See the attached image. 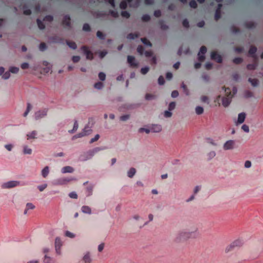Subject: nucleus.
Segmentation results:
<instances>
[{"label":"nucleus","mask_w":263,"mask_h":263,"mask_svg":"<svg viewBox=\"0 0 263 263\" xmlns=\"http://www.w3.org/2000/svg\"><path fill=\"white\" fill-rule=\"evenodd\" d=\"M197 232V228H194L192 231H180L176 235L175 241L177 243H181L187 241L190 238H194L196 237Z\"/></svg>","instance_id":"1"},{"label":"nucleus","mask_w":263,"mask_h":263,"mask_svg":"<svg viewBox=\"0 0 263 263\" xmlns=\"http://www.w3.org/2000/svg\"><path fill=\"white\" fill-rule=\"evenodd\" d=\"M226 93V96L222 98V104L224 107H227L231 102L232 98L233 97L234 94L236 93L237 90L235 88H233V93L231 92V89L229 88L223 87Z\"/></svg>","instance_id":"2"},{"label":"nucleus","mask_w":263,"mask_h":263,"mask_svg":"<svg viewBox=\"0 0 263 263\" xmlns=\"http://www.w3.org/2000/svg\"><path fill=\"white\" fill-rule=\"evenodd\" d=\"M103 149H104V148L97 147L92 149L89 150L81 156V160L86 161L90 159L95 155V154Z\"/></svg>","instance_id":"3"},{"label":"nucleus","mask_w":263,"mask_h":263,"mask_svg":"<svg viewBox=\"0 0 263 263\" xmlns=\"http://www.w3.org/2000/svg\"><path fill=\"white\" fill-rule=\"evenodd\" d=\"M242 241L240 239H237L232 242L230 245L227 247L225 250L226 253H228L233 250L235 248L239 247L242 245Z\"/></svg>","instance_id":"4"},{"label":"nucleus","mask_w":263,"mask_h":263,"mask_svg":"<svg viewBox=\"0 0 263 263\" xmlns=\"http://www.w3.org/2000/svg\"><path fill=\"white\" fill-rule=\"evenodd\" d=\"M72 180H73V179L71 178H60L54 180L53 182V184L55 185H64L67 184Z\"/></svg>","instance_id":"5"},{"label":"nucleus","mask_w":263,"mask_h":263,"mask_svg":"<svg viewBox=\"0 0 263 263\" xmlns=\"http://www.w3.org/2000/svg\"><path fill=\"white\" fill-rule=\"evenodd\" d=\"M91 132L92 130L91 129L87 127H85L82 132L73 136L72 139L81 138L85 136L88 135L90 134H91Z\"/></svg>","instance_id":"6"},{"label":"nucleus","mask_w":263,"mask_h":263,"mask_svg":"<svg viewBox=\"0 0 263 263\" xmlns=\"http://www.w3.org/2000/svg\"><path fill=\"white\" fill-rule=\"evenodd\" d=\"M20 184V182L17 181H10L3 183L2 187L3 189H10L17 186Z\"/></svg>","instance_id":"7"},{"label":"nucleus","mask_w":263,"mask_h":263,"mask_svg":"<svg viewBox=\"0 0 263 263\" xmlns=\"http://www.w3.org/2000/svg\"><path fill=\"white\" fill-rule=\"evenodd\" d=\"M81 50L83 51L84 53L86 56V59L88 60H92L93 58V53L90 51L88 47L86 46H83L81 47Z\"/></svg>","instance_id":"8"},{"label":"nucleus","mask_w":263,"mask_h":263,"mask_svg":"<svg viewBox=\"0 0 263 263\" xmlns=\"http://www.w3.org/2000/svg\"><path fill=\"white\" fill-rule=\"evenodd\" d=\"M127 62L131 67L136 68L138 66V63L136 61L135 58L134 56L128 55Z\"/></svg>","instance_id":"9"},{"label":"nucleus","mask_w":263,"mask_h":263,"mask_svg":"<svg viewBox=\"0 0 263 263\" xmlns=\"http://www.w3.org/2000/svg\"><path fill=\"white\" fill-rule=\"evenodd\" d=\"M235 141L232 140L227 141L223 145V149L224 150L232 149L234 147Z\"/></svg>","instance_id":"10"},{"label":"nucleus","mask_w":263,"mask_h":263,"mask_svg":"<svg viewBox=\"0 0 263 263\" xmlns=\"http://www.w3.org/2000/svg\"><path fill=\"white\" fill-rule=\"evenodd\" d=\"M211 58L212 60H215L219 63H221L222 61L221 56L218 54L216 51H213L211 52Z\"/></svg>","instance_id":"11"},{"label":"nucleus","mask_w":263,"mask_h":263,"mask_svg":"<svg viewBox=\"0 0 263 263\" xmlns=\"http://www.w3.org/2000/svg\"><path fill=\"white\" fill-rule=\"evenodd\" d=\"M176 106V103L174 102H172L168 105L169 111L165 110V118L171 117L172 115V112L170 111L175 109Z\"/></svg>","instance_id":"12"},{"label":"nucleus","mask_w":263,"mask_h":263,"mask_svg":"<svg viewBox=\"0 0 263 263\" xmlns=\"http://www.w3.org/2000/svg\"><path fill=\"white\" fill-rule=\"evenodd\" d=\"M46 115L47 110L46 109L40 110L35 113L34 118L35 120H37L44 117Z\"/></svg>","instance_id":"13"},{"label":"nucleus","mask_w":263,"mask_h":263,"mask_svg":"<svg viewBox=\"0 0 263 263\" xmlns=\"http://www.w3.org/2000/svg\"><path fill=\"white\" fill-rule=\"evenodd\" d=\"M62 246V242L59 238H56L55 240V248L57 254H60V248Z\"/></svg>","instance_id":"14"},{"label":"nucleus","mask_w":263,"mask_h":263,"mask_svg":"<svg viewBox=\"0 0 263 263\" xmlns=\"http://www.w3.org/2000/svg\"><path fill=\"white\" fill-rule=\"evenodd\" d=\"M222 4H219L218 5V7L215 11V20L216 21H218L221 17V9L222 8Z\"/></svg>","instance_id":"15"},{"label":"nucleus","mask_w":263,"mask_h":263,"mask_svg":"<svg viewBox=\"0 0 263 263\" xmlns=\"http://www.w3.org/2000/svg\"><path fill=\"white\" fill-rule=\"evenodd\" d=\"M62 24L63 25H64L66 27H70V25H71L70 17L69 15H66L65 16H64L63 21H62Z\"/></svg>","instance_id":"16"},{"label":"nucleus","mask_w":263,"mask_h":263,"mask_svg":"<svg viewBox=\"0 0 263 263\" xmlns=\"http://www.w3.org/2000/svg\"><path fill=\"white\" fill-rule=\"evenodd\" d=\"M74 171V169L72 167L70 166H66L63 167L61 170V172L63 174L70 173H71Z\"/></svg>","instance_id":"17"},{"label":"nucleus","mask_w":263,"mask_h":263,"mask_svg":"<svg viewBox=\"0 0 263 263\" xmlns=\"http://www.w3.org/2000/svg\"><path fill=\"white\" fill-rule=\"evenodd\" d=\"M246 118V114L244 112H241L238 115L237 123L238 124L242 123L245 120Z\"/></svg>","instance_id":"18"},{"label":"nucleus","mask_w":263,"mask_h":263,"mask_svg":"<svg viewBox=\"0 0 263 263\" xmlns=\"http://www.w3.org/2000/svg\"><path fill=\"white\" fill-rule=\"evenodd\" d=\"M257 51V48L254 46H251L249 50V54L253 58H255V53Z\"/></svg>","instance_id":"19"},{"label":"nucleus","mask_w":263,"mask_h":263,"mask_svg":"<svg viewBox=\"0 0 263 263\" xmlns=\"http://www.w3.org/2000/svg\"><path fill=\"white\" fill-rule=\"evenodd\" d=\"M37 132L36 130H33L27 134V140L31 139H36Z\"/></svg>","instance_id":"20"},{"label":"nucleus","mask_w":263,"mask_h":263,"mask_svg":"<svg viewBox=\"0 0 263 263\" xmlns=\"http://www.w3.org/2000/svg\"><path fill=\"white\" fill-rule=\"evenodd\" d=\"M161 126L158 124L153 125L151 128V131L155 133L159 132L161 130Z\"/></svg>","instance_id":"21"},{"label":"nucleus","mask_w":263,"mask_h":263,"mask_svg":"<svg viewBox=\"0 0 263 263\" xmlns=\"http://www.w3.org/2000/svg\"><path fill=\"white\" fill-rule=\"evenodd\" d=\"M52 42L55 43H61L63 42V40L57 36H54L50 38Z\"/></svg>","instance_id":"22"},{"label":"nucleus","mask_w":263,"mask_h":263,"mask_svg":"<svg viewBox=\"0 0 263 263\" xmlns=\"http://www.w3.org/2000/svg\"><path fill=\"white\" fill-rule=\"evenodd\" d=\"M83 260L84 263H90L91 261V258L90 257L89 253L85 254L83 258Z\"/></svg>","instance_id":"23"},{"label":"nucleus","mask_w":263,"mask_h":263,"mask_svg":"<svg viewBox=\"0 0 263 263\" xmlns=\"http://www.w3.org/2000/svg\"><path fill=\"white\" fill-rule=\"evenodd\" d=\"M32 149L27 145L23 146V153L25 155H31L32 154Z\"/></svg>","instance_id":"24"},{"label":"nucleus","mask_w":263,"mask_h":263,"mask_svg":"<svg viewBox=\"0 0 263 263\" xmlns=\"http://www.w3.org/2000/svg\"><path fill=\"white\" fill-rule=\"evenodd\" d=\"M49 172V168L48 166H45L42 171V175L44 178H46Z\"/></svg>","instance_id":"25"},{"label":"nucleus","mask_w":263,"mask_h":263,"mask_svg":"<svg viewBox=\"0 0 263 263\" xmlns=\"http://www.w3.org/2000/svg\"><path fill=\"white\" fill-rule=\"evenodd\" d=\"M35 208V206L31 203H27L26 204V209L24 211V214H27V211L29 210H33Z\"/></svg>","instance_id":"26"},{"label":"nucleus","mask_w":263,"mask_h":263,"mask_svg":"<svg viewBox=\"0 0 263 263\" xmlns=\"http://www.w3.org/2000/svg\"><path fill=\"white\" fill-rule=\"evenodd\" d=\"M81 210L84 213L90 214L91 213V209L88 206H83L81 208Z\"/></svg>","instance_id":"27"},{"label":"nucleus","mask_w":263,"mask_h":263,"mask_svg":"<svg viewBox=\"0 0 263 263\" xmlns=\"http://www.w3.org/2000/svg\"><path fill=\"white\" fill-rule=\"evenodd\" d=\"M139 34L138 33H130L127 35V38L129 40H134L138 38Z\"/></svg>","instance_id":"28"},{"label":"nucleus","mask_w":263,"mask_h":263,"mask_svg":"<svg viewBox=\"0 0 263 263\" xmlns=\"http://www.w3.org/2000/svg\"><path fill=\"white\" fill-rule=\"evenodd\" d=\"M248 81L251 83L253 86H257L258 84V80L257 79L249 78Z\"/></svg>","instance_id":"29"},{"label":"nucleus","mask_w":263,"mask_h":263,"mask_svg":"<svg viewBox=\"0 0 263 263\" xmlns=\"http://www.w3.org/2000/svg\"><path fill=\"white\" fill-rule=\"evenodd\" d=\"M93 186L89 185L86 187L87 196H89L92 195Z\"/></svg>","instance_id":"30"},{"label":"nucleus","mask_w":263,"mask_h":263,"mask_svg":"<svg viewBox=\"0 0 263 263\" xmlns=\"http://www.w3.org/2000/svg\"><path fill=\"white\" fill-rule=\"evenodd\" d=\"M136 172V169L135 168H130L129 170L127 172V176L129 178H132L135 174Z\"/></svg>","instance_id":"31"},{"label":"nucleus","mask_w":263,"mask_h":263,"mask_svg":"<svg viewBox=\"0 0 263 263\" xmlns=\"http://www.w3.org/2000/svg\"><path fill=\"white\" fill-rule=\"evenodd\" d=\"M204 111L203 108L201 106H198L195 108V112L197 115H200L203 114Z\"/></svg>","instance_id":"32"},{"label":"nucleus","mask_w":263,"mask_h":263,"mask_svg":"<svg viewBox=\"0 0 263 263\" xmlns=\"http://www.w3.org/2000/svg\"><path fill=\"white\" fill-rule=\"evenodd\" d=\"M43 262L44 263H53V261L52 258L45 254L43 259Z\"/></svg>","instance_id":"33"},{"label":"nucleus","mask_w":263,"mask_h":263,"mask_svg":"<svg viewBox=\"0 0 263 263\" xmlns=\"http://www.w3.org/2000/svg\"><path fill=\"white\" fill-rule=\"evenodd\" d=\"M141 41H142V42L146 46H149V47H152V43L150 42V41L147 40L146 38L145 37H143V38H141Z\"/></svg>","instance_id":"34"},{"label":"nucleus","mask_w":263,"mask_h":263,"mask_svg":"<svg viewBox=\"0 0 263 263\" xmlns=\"http://www.w3.org/2000/svg\"><path fill=\"white\" fill-rule=\"evenodd\" d=\"M257 66V63H253V64H249L247 66V68L248 70H254L256 69Z\"/></svg>","instance_id":"35"},{"label":"nucleus","mask_w":263,"mask_h":263,"mask_svg":"<svg viewBox=\"0 0 263 263\" xmlns=\"http://www.w3.org/2000/svg\"><path fill=\"white\" fill-rule=\"evenodd\" d=\"M67 45L73 49H76L77 47V44L74 42L67 41Z\"/></svg>","instance_id":"36"},{"label":"nucleus","mask_w":263,"mask_h":263,"mask_svg":"<svg viewBox=\"0 0 263 263\" xmlns=\"http://www.w3.org/2000/svg\"><path fill=\"white\" fill-rule=\"evenodd\" d=\"M36 22L37 26L40 29H43L45 28V26L42 21L38 18L37 19Z\"/></svg>","instance_id":"37"},{"label":"nucleus","mask_w":263,"mask_h":263,"mask_svg":"<svg viewBox=\"0 0 263 263\" xmlns=\"http://www.w3.org/2000/svg\"><path fill=\"white\" fill-rule=\"evenodd\" d=\"M183 52L185 54H187L189 52V48H187L185 51H183V46L180 47L178 51V54L180 55Z\"/></svg>","instance_id":"38"},{"label":"nucleus","mask_w":263,"mask_h":263,"mask_svg":"<svg viewBox=\"0 0 263 263\" xmlns=\"http://www.w3.org/2000/svg\"><path fill=\"white\" fill-rule=\"evenodd\" d=\"M31 108H32V106H31V104L29 103H28L26 110L24 113V117H26L28 115V113L29 112V111H30Z\"/></svg>","instance_id":"39"},{"label":"nucleus","mask_w":263,"mask_h":263,"mask_svg":"<svg viewBox=\"0 0 263 263\" xmlns=\"http://www.w3.org/2000/svg\"><path fill=\"white\" fill-rule=\"evenodd\" d=\"M141 20L144 22H147L150 21L151 16L148 14H144L142 16Z\"/></svg>","instance_id":"40"},{"label":"nucleus","mask_w":263,"mask_h":263,"mask_svg":"<svg viewBox=\"0 0 263 263\" xmlns=\"http://www.w3.org/2000/svg\"><path fill=\"white\" fill-rule=\"evenodd\" d=\"M78 127H79L78 123L77 121H76L74 123L73 129L71 130H69V132L70 133H74L78 129Z\"/></svg>","instance_id":"41"},{"label":"nucleus","mask_w":263,"mask_h":263,"mask_svg":"<svg viewBox=\"0 0 263 263\" xmlns=\"http://www.w3.org/2000/svg\"><path fill=\"white\" fill-rule=\"evenodd\" d=\"M190 6L194 9H196L197 7V4L195 0H191L189 3Z\"/></svg>","instance_id":"42"},{"label":"nucleus","mask_w":263,"mask_h":263,"mask_svg":"<svg viewBox=\"0 0 263 263\" xmlns=\"http://www.w3.org/2000/svg\"><path fill=\"white\" fill-rule=\"evenodd\" d=\"M137 52H138L139 54H140L141 55H142V54H143L144 49V47H143L142 45H139V46L137 47Z\"/></svg>","instance_id":"43"},{"label":"nucleus","mask_w":263,"mask_h":263,"mask_svg":"<svg viewBox=\"0 0 263 263\" xmlns=\"http://www.w3.org/2000/svg\"><path fill=\"white\" fill-rule=\"evenodd\" d=\"M19 68L16 67H11L9 71L13 73H17L18 72Z\"/></svg>","instance_id":"44"},{"label":"nucleus","mask_w":263,"mask_h":263,"mask_svg":"<svg viewBox=\"0 0 263 263\" xmlns=\"http://www.w3.org/2000/svg\"><path fill=\"white\" fill-rule=\"evenodd\" d=\"M110 14L113 16L114 17L117 18L119 17V13L117 11L115 10H110L109 11Z\"/></svg>","instance_id":"45"},{"label":"nucleus","mask_w":263,"mask_h":263,"mask_svg":"<svg viewBox=\"0 0 263 263\" xmlns=\"http://www.w3.org/2000/svg\"><path fill=\"white\" fill-rule=\"evenodd\" d=\"M103 86V83L101 82H98L95 84L94 87L95 88L98 89H101Z\"/></svg>","instance_id":"46"},{"label":"nucleus","mask_w":263,"mask_h":263,"mask_svg":"<svg viewBox=\"0 0 263 263\" xmlns=\"http://www.w3.org/2000/svg\"><path fill=\"white\" fill-rule=\"evenodd\" d=\"M127 6V4L126 1H123L120 4V7L122 9H125Z\"/></svg>","instance_id":"47"},{"label":"nucleus","mask_w":263,"mask_h":263,"mask_svg":"<svg viewBox=\"0 0 263 263\" xmlns=\"http://www.w3.org/2000/svg\"><path fill=\"white\" fill-rule=\"evenodd\" d=\"M53 17L52 15H47L45 16L44 18V21L51 22L53 21Z\"/></svg>","instance_id":"48"},{"label":"nucleus","mask_w":263,"mask_h":263,"mask_svg":"<svg viewBox=\"0 0 263 263\" xmlns=\"http://www.w3.org/2000/svg\"><path fill=\"white\" fill-rule=\"evenodd\" d=\"M245 26L247 28H249V29H251V28H253L255 27V24L253 22H249V23H247L245 24Z\"/></svg>","instance_id":"49"},{"label":"nucleus","mask_w":263,"mask_h":263,"mask_svg":"<svg viewBox=\"0 0 263 263\" xmlns=\"http://www.w3.org/2000/svg\"><path fill=\"white\" fill-rule=\"evenodd\" d=\"M233 62L236 64H239L242 62V59L241 58H235L233 59Z\"/></svg>","instance_id":"50"},{"label":"nucleus","mask_w":263,"mask_h":263,"mask_svg":"<svg viewBox=\"0 0 263 263\" xmlns=\"http://www.w3.org/2000/svg\"><path fill=\"white\" fill-rule=\"evenodd\" d=\"M83 30L85 31H90V27L88 24L85 23L83 25Z\"/></svg>","instance_id":"51"},{"label":"nucleus","mask_w":263,"mask_h":263,"mask_svg":"<svg viewBox=\"0 0 263 263\" xmlns=\"http://www.w3.org/2000/svg\"><path fill=\"white\" fill-rule=\"evenodd\" d=\"M47 48V46L45 43H41L39 46V49L41 51H43Z\"/></svg>","instance_id":"52"},{"label":"nucleus","mask_w":263,"mask_h":263,"mask_svg":"<svg viewBox=\"0 0 263 263\" xmlns=\"http://www.w3.org/2000/svg\"><path fill=\"white\" fill-rule=\"evenodd\" d=\"M231 30L234 33H237L240 32L239 29L234 26L231 27Z\"/></svg>","instance_id":"53"},{"label":"nucleus","mask_w":263,"mask_h":263,"mask_svg":"<svg viewBox=\"0 0 263 263\" xmlns=\"http://www.w3.org/2000/svg\"><path fill=\"white\" fill-rule=\"evenodd\" d=\"M155 98V96L150 93H147L145 95V99L147 100H153Z\"/></svg>","instance_id":"54"},{"label":"nucleus","mask_w":263,"mask_h":263,"mask_svg":"<svg viewBox=\"0 0 263 263\" xmlns=\"http://www.w3.org/2000/svg\"><path fill=\"white\" fill-rule=\"evenodd\" d=\"M97 36L101 40H104L105 39V35L104 34L101 32L100 31H98L97 32Z\"/></svg>","instance_id":"55"},{"label":"nucleus","mask_w":263,"mask_h":263,"mask_svg":"<svg viewBox=\"0 0 263 263\" xmlns=\"http://www.w3.org/2000/svg\"><path fill=\"white\" fill-rule=\"evenodd\" d=\"M121 15L125 18H129L130 17V14L128 12L126 11H124L121 12Z\"/></svg>","instance_id":"56"},{"label":"nucleus","mask_w":263,"mask_h":263,"mask_svg":"<svg viewBox=\"0 0 263 263\" xmlns=\"http://www.w3.org/2000/svg\"><path fill=\"white\" fill-rule=\"evenodd\" d=\"M149 67H145L141 69V72L143 74H145L149 71Z\"/></svg>","instance_id":"57"},{"label":"nucleus","mask_w":263,"mask_h":263,"mask_svg":"<svg viewBox=\"0 0 263 263\" xmlns=\"http://www.w3.org/2000/svg\"><path fill=\"white\" fill-rule=\"evenodd\" d=\"M99 78L100 80L104 81L105 79L106 75L104 72H101L99 73Z\"/></svg>","instance_id":"58"},{"label":"nucleus","mask_w":263,"mask_h":263,"mask_svg":"<svg viewBox=\"0 0 263 263\" xmlns=\"http://www.w3.org/2000/svg\"><path fill=\"white\" fill-rule=\"evenodd\" d=\"M100 138V135H98V134H97L94 138H92L89 143L91 144V143H92L96 141H97V140H98V139H99Z\"/></svg>","instance_id":"59"},{"label":"nucleus","mask_w":263,"mask_h":263,"mask_svg":"<svg viewBox=\"0 0 263 263\" xmlns=\"http://www.w3.org/2000/svg\"><path fill=\"white\" fill-rule=\"evenodd\" d=\"M10 71H6V72H5L3 74V76H2V78L4 79H8L9 78V77H10Z\"/></svg>","instance_id":"60"},{"label":"nucleus","mask_w":263,"mask_h":263,"mask_svg":"<svg viewBox=\"0 0 263 263\" xmlns=\"http://www.w3.org/2000/svg\"><path fill=\"white\" fill-rule=\"evenodd\" d=\"M206 47L203 46L200 48V51L199 52V54L201 53L202 54H204L206 52Z\"/></svg>","instance_id":"61"},{"label":"nucleus","mask_w":263,"mask_h":263,"mask_svg":"<svg viewBox=\"0 0 263 263\" xmlns=\"http://www.w3.org/2000/svg\"><path fill=\"white\" fill-rule=\"evenodd\" d=\"M158 83L159 85H163L164 84V78L161 76L158 79Z\"/></svg>","instance_id":"62"},{"label":"nucleus","mask_w":263,"mask_h":263,"mask_svg":"<svg viewBox=\"0 0 263 263\" xmlns=\"http://www.w3.org/2000/svg\"><path fill=\"white\" fill-rule=\"evenodd\" d=\"M182 25L186 28L189 27V22L187 19H184L182 22Z\"/></svg>","instance_id":"63"},{"label":"nucleus","mask_w":263,"mask_h":263,"mask_svg":"<svg viewBox=\"0 0 263 263\" xmlns=\"http://www.w3.org/2000/svg\"><path fill=\"white\" fill-rule=\"evenodd\" d=\"M65 235L66 236L70 238H74L75 237V235L73 233L68 231L66 232Z\"/></svg>","instance_id":"64"}]
</instances>
